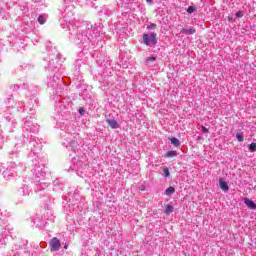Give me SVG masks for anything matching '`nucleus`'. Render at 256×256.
<instances>
[{
  "label": "nucleus",
  "mask_w": 256,
  "mask_h": 256,
  "mask_svg": "<svg viewBox=\"0 0 256 256\" xmlns=\"http://www.w3.org/2000/svg\"><path fill=\"white\" fill-rule=\"evenodd\" d=\"M38 22L40 23V25H45V17H43V15H40L38 17Z\"/></svg>",
  "instance_id": "f8f14e48"
},
{
  "label": "nucleus",
  "mask_w": 256,
  "mask_h": 256,
  "mask_svg": "<svg viewBox=\"0 0 256 256\" xmlns=\"http://www.w3.org/2000/svg\"><path fill=\"white\" fill-rule=\"evenodd\" d=\"M64 249H67V244L64 245Z\"/></svg>",
  "instance_id": "5701e85b"
},
{
  "label": "nucleus",
  "mask_w": 256,
  "mask_h": 256,
  "mask_svg": "<svg viewBox=\"0 0 256 256\" xmlns=\"http://www.w3.org/2000/svg\"><path fill=\"white\" fill-rule=\"evenodd\" d=\"M202 131H203L204 133H209V129H207L205 126H202Z\"/></svg>",
  "instance_id": "a211bd4d"
},
{
  "label": "nucleus",
  "mask_w": 256,
  "mask_h": 256,
  "mask_svg": "<svg viewBox=\"0 0 256 256\" xmlns=\"http://www.w3.org/2000/svg\"><path fill=\"white\" fill-rule=\"evenodd\" d=\"M108 125L111 127V129H118L119 124L117 123V120L115 119H109L107 120Z\"/></svg>",
  "instance_id": "39448f33"
},
{
  "label": "nucleus",
  "mask_w": 256,
  "mask_h": 256,
  "mask_svg": "<svg viewBox=\"0 0 256 256\" xmlns=\"http://www.w3.org/2000/svg\"><path fill=\"white\" fill-rule=\"evenodd\" d=\"M236 139L239 141V143H243V141H244L243 132L237 133Z\"/></svg>",
  "instance_id": "1a4fd4ad"
},
{
  "label": "nucleus",
  "mask_w": 256,
  "mask_h": 256,
  "mask_svg": "<svg viewBox=\"0 0 256 256\" xmlns=\"http://www.w3.org/2000/svg\"><path fill=\"white\" fill-rule=\"evenodd\" d=\"M147 3H153V0H146Z\"/></svg>",
  "instance_id": "4be33fe9"
},
{
  "label": "nucleus",
  "mask_w": 256,
  "mask_h": 256,
  "mask_svg": "<svg viewBox=\"0 0 256 256\" xmlns=\"http://www.w3.org/2000/svg\"><path fill=\"white\" fill-rule=\"evenodd\" d=\"M219 183H220V189L222 191H225V192L229 191V185L227 184V182L220 179Z\"/></svg>",
  "instance_id": "423d86ee"
},
{
  "label": "nucleus",
  "mask_w": 256,
  "mask_h": 256,
  "mask_svg": "<svg viewBox=\"0 0 256 256\" xmlns=\"http://www.w3.org/2000/svg\"><path fill=\"white\" fill-rule=\"evenodd\" d=\"M61 247V241L57 237H53L50 240V251H59Z\"/></svg>",
  "instance_id": "f03ea898"
},
{
  "label": "nucleus",
  "mask_w": 256,
  "mask_h": 256,
  "mask_svg": "<svg viewBox=\"0 0 256 256\" xmlns=\"http://www.w3.org/2000/svg\"><path fill=\"white\" fill-rule=\"evenodd\" d=\"M250 151H252V152L256 151V143L255 142L250 144Z\"/></svg>",
  "instance_id": "2eb2a0df"
},
{
  "label": "nucleus",
  "mask_w": 256,
  "mask_h": 256,
  "mask_svg": "<svg viewBox=\"0 0 256 256\" xmlns=\"http://www.w3.org/2000/svg\"><path fill=\"white\" fill-rule=\"evenodd\" d=\"M244 203H245V205H247V207H249V209H252V210L256 209V204L251 199L245 198Z\"/></svg>",
  "instance_id": "7ed1b4c3"
},
{
  "label": "nucleus",
  "mask_w": 256,
  "mask_h": 256,
  "mask_svg": "<svg viewBox=\"0 0 256 256\" xmlns=\"http://www.w3.org/2000/svg\"><path fill=\"white\" fill-rule=\"evenodd\" d=\"M157 27V24H151L150 26H147V29H155Z\"/></svg>",
  "instance_id": "f3484780"
},
{
  "label": "nucleus",
  "mask_w": 256,
  "mask_h": 256,
  "mask_svg": "<svg viewBox=\"0 0 256 256\" xmlns=\"http://www.w3.org/2000/svg\"><path fill=\"white\" fill-rule=\"evenodd\" d=\"M173 193H175V188L173 186L168 187L164 192L165 195H173Z\"/></svg>",
  "instance_id": "6e6552de"
},
{
  "label": "nucleus",
  "mask_w": 256,
  "mask_h": 256,
  "mask_svg": "<svg viewBox=\"0 0 256 256\" xmlns=\"http://www.w3.org/2000/svg\"><path fill=\"white\" fill-rule=\"evenodd\" d=\"M173 211H175V208H173V206L171 204H165L164 205V213L166 215H169L170 213H173Z\"/></svg>",
  "instance_id": "20e7f679"
},
{
  "label": "nucleus",
  "mask_w": 256,
  "mask_h": 256,
  "mask_svg": "<svg viewBox=\"0 0 256 256\" xmlns=\"http://www.w3.org/2000/svg\"><path fill=\"white\" fill-rule=\"evenodd\" d=\"M236 17H238V18H239V17H243V13H242V12H240V11H239V12H237V13H236Z\"/></svg>",
  "instance_id": "aec40b11"
},
{
  "label": "nucleus",
  "mask_w": 256,
  "mask_h": 256,
  "mask_svg": "<svg viewBox=\"0 0 256 256\" xmlns=\"http://www.w3.org/2000/svg\"><path fill=\"white\" fill-rule=\"evenodd\" d=\"M154 61H157V58L156 57H150V58H147L146 60V63H153Z\"/></svg>",
  "instance_id": "4468645a"
},
{
  "label": "nucleus",
  "mask_w": 256,
  "mask_h": 256,
  "mask_svg": "<svg viewBox=\"0 0 256 256\" xmlns=\"http://www.w3.org/2000/svg\"><path fill=\"white\" fill-rule=\"evenodd\" d=\"M166 157H177V151H168Z\"/></svg>",
  "instance_id": "9b49d317"
},
{
  "label": "nucleus",
  "mask_w": 256,
  "mask_h": 256,
  "mask_svg": "<svg viewBox=\"0 0 256 256\" xmlns=\"http://www.w3.org/2000/svg\"><path fill=\"white\" fill-rule=\"evenodd\" d=\"M196 10H197V9H196L195 7L190 6V7H188V9H187V13H195Z\"/></svg>",
  "instance_id": "ddd939ff"
},
{
  "label": "nucleus",
  "mask_w": 256,
  "mask_h": 256,
  "mask_svg": "<svg viewBox=\"0 0 256 256\" xmlns=\"http://www.w3.org/2000/svg\"><path fill=\"white\" fill-rule=\"evenodd\" d=\"M163 171H164V177H169V175H170V173H169V168L165 167V168L163 169Z\"/></svg>",
  "instance_id": "dca6fc26"
},
{
  "label": "nucleus",
  "mask_w": 256,
  "mask_h": 256,
  "mask_svg": "<svg viewBox=\"0 0 256 256\" xmlns=\"http://www.w3.org/2000/svg\"><path fill=\"white\" fill-rule=\"evenodd\" d=\"M180 33H183L184 35H194L195 29L194 28H190L188 30V29L182 28Z\"/></svg>",
  "instance_id": "0eeeda50"
},
{
  "label": "nucleus",
  "mask_w": 256,
  "mask_h": 256,
  "mask_svg": "<svg viewBox=\"0 0 256 256\" xmlns=\"http://www.w3.org/2000/svg\"><path fill=\"white\" fill-rule=\"evenodd\" d=\"M171 143H172V145H174L175 147H179V145H181V142H179V139H177V138H172V139H171Z\"/></svg>",
  "instance_id": "9d476101"
},
{
  "label": "nucleus",
  "mask_w": 256,
  "mask_h": 256,
  "mask_svg": "<svg viewBox=\"0 0 256 256\" xmlns=\"http://www.w3.org/2000/svg\"><path fill=\"white\" fill-rule=\"evenodd\" d=\"M147 188L145 187V185H142L141 187H140V191H145Z\"/></svg>",
  "instance_id": "412c9836"
},
{
  "label": "nucleus",
  "mask_w": 256,
  "mask_h": 256,
  "mask_svg": "<svg viewBox=\"0 0 256 256\" xmlns=\"http://www.w3.org/2000/svg\"><path fill=\"white\" fill-rule=\"evenodd\" d=\"M79 113H80V115H84V114H85V109L80 108V109H79Z\"/></svg>",
  "instance_id": "6ab92c4d"
},
{
  "label": "nucleus",
  "mask_w": 256,
  "mask_h": 256,
  "mask_svg": "<svg viewBox=\"0 0 256 256\" xmlns=\"http://www.w3.org/2000/svg\"><path fill=\"white\" fill-rule=\"evenodd\" d=\"M143 42L144 45H152V47H155L157 45V37L155 36V33L143 34Z\"/></svg>",
  "instance_id": "f257e3e1"
}]
</instances>
